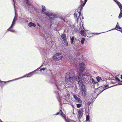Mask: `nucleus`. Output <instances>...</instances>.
<instances>
[{
  "label": "nucleus",
  "mask_w": 122,
  "mask_h": 122,
  "mask_svg": "<svg viewBox=\"0 0 122 122\" xmlns=\"http://www.w3.org/2000/svg\"><path fill=\"white\" fill-rule=\"evenodd\" d=\"M100 93L97 94L96 92H94L92 94V97L94 99H96Z\"/></svg>",
  "instance_id": "9b49d317"
},
{
  "label": "nucleus",
  "mask_w": 122,
  "mask_h": 122,
  "mask_svg": "<svg viewBox=\"0 0 122 122\" xmlns=\"http://www.w3.org/2000/svg\"><path fill=\"white\" fill-rule=\"evenodd\" d=\"M52 13H51L46 12L43 13V14L49 17H51V15L52 14Z\"/></svg>",
  "instance_id": "ddd939ff"
},
{
  "label": "nucleus",
  "mask_w": 122,
  "mask_h": 122,
  "mask_svg": "<svg viewBox=\"0 0 122 122\" xmlns=\"http://www.w3.org/2000/svg\"><path fill=\"white\" fill-rule=\"evenodd\" d=\"M85 40V39L84 38H82V39L81 40V42L82 44H83L84 43V42Z\"/></svg>",
  "instance_id": "c756f323"
},
{
  "label": "nucleus",
  "mask_w": 122,
  "mask_h": 122,
  "mask_svg": "<svg viewBox=\"0 0 122 122\" xmlns=\"http://www.w3.org/2000/svg\"><path fill=\"white\" fill-rule=\"evenodd\" d=\"M38 25L39 26V27H40V25L39 24H38Z\"/></svg>",
  "instance_id": "603ef678"
},
{
  "label": "nucleus",
  "mask_w": 122,
  "mask_h": 122,
  "mask_svg": "<svg viewBox=\"0 0 122 122\" xmlns=\"http://www.w3.org/2000/svg\"><path fill=\"white\" fill-rule=\"evenodd\" d=\"M14 2V9H15V3H14V0H13Z\"/></svg>",
  "instance_id": "37998d69"
},
{
  "label": "nucleus",
  "mask_w": 122,
  "mask_h": 122,
  "mask_svg": "<svg viewBox=\"0 0 122 122\" xmlns=\"http://www.w3.org/2000/svg\"><path fill=\"white\" fill-rule=\"evenodd\" d=\"M96 79L97 80V81L98 82L101 81L102 80L101 77L99 76H98L97 77H96Z\"/></svg>",
  "instance_id": "4be33fe9"
},
{
  "label": "nucleus",
  "mask_w": 122,
  "mask_h": 122,
  "mask_svg": "<svg viewBox=\"0 0 122 122\" xmlns=\"http://www.w3.org/2000/svg\"><path fill=\"white\" fill-rule=\"evenodd\" d=\"M89 119V116H86V120L87 121H88Z\"/></svg>",
  "instance_id": "72a5a7b5"
},
{
  "label": "nucleus",
  "mask_w": 122,
  "mask_h": 122,
  "mask_svg": "<svg viewBox=\"0 0 122 122\" xmlns=\"http://www.w3.org/2000/svg\"><path fill=\"white\" fill-rule=\"evenodd\" d=\"M24 77H25V76H23L21 77H20L19 78H18L17 79H13V80L9 81H1L0 80V83H1V84H0V86H4V85L5 84V83H7V82H11V81H14L15 80H18V79H20L21 78H23Z\"/></svg>",
  "instance_id": "423d86ee"
},
{
  "label": "nucleus",
  "mask_w": 122,
  "mask_h": 122,
  "mask_svg": "<svg viewBox=\"0 0 122 122\" xmlns=\"http://www.w3.org/2000/svg\"><path fill=\"white\" fill-rule=\"evenodd\" d=\"M121 79H122V75L121 76Z\"/></svg>",
  "instance_id": "5fc2aeb1"
},
{
  "label": "nucleus",
  "mask_w": 122,
  "mask_h": 122,
  "mask_svg": "<svg viewBox=\"0 0 122 122\" xmlns=\"http://www.w3.org/2000/svg\"><path fill=\"white\" fill-rule=\"evenodd\" d=\"M39 69V68H38L37 69L33 71L32 72H31L30 73H29L27 75H28V76H25V77H25L26 76H27L28 77H30L31 76L35 74V72L36 71H37ZM24 78V77H23Z\"/></svg>",
  "instance_id": "1a4fd4ad"
},
{
  "label": "nucleus",
  "mask_w": 122,
  "mask_h": 122,
  "mask_svg": "<svg viewBox=\"0 0 122 122\" xmlns=\"http://www.w3.org/2000/svg\"><path fill=\"white\" fill-rule=\"evenodd\" d=\"M60 113H61L60 111V112H57L55 115H57L59 114Z\"/></svg>",
  "instance_id": "79ce46f5"
},
{
  "label": "nucleus",
  "mask_w": 122,
  "mask_h": 122,
  "mask_svg": "<svg viewBox=\"0 0 122 122\" xmlns=\"http://www.w3.org/2000/svg\"><path fill=\"white\" fill-rule=\"evenodd\" d=\"M61 37L63 40L64 42H66L67 39L66 37V35L65 34H62Z\"/></svg>",
  "instance_id": "9d476101"
},
{
  "label": "nucleus",
  "mask_w": 122,
  "mask_h": 122,
  "mask_svg": "<svg viewBox=\"0 0 122 122\" xmlns=\"http://www.w3.org/2000/svg\"><path fill=\"white\" fill-rule=\"evenodd\" d=\"M14 2V9H15V3H14V0H13Z\"/></svg>",
  "instance_id": "c03bdc74"
},
{
  "label": "nucleus",
  "mask_w": 122,
  "mask_h": 122,
  "mask_svg": "<svg viewBox=\"0 0 122 122\" xmlns=\"http://www.w3.org/2000/svg\"><path fill=\"white\" fill-rule=\"evenodd\" d=\"M61 52H59L58 53H56L54 55L55 56H59L61 55Z\"/></svg>",
  "instance_id": "c85d7f7f"
},
{
  "label": "nucleus",
  "mask_w": 122,
  "mask_h": 122,
  "mask_svg": "<svg viewBox=\"0 0 122 122\" xmlns=\"http://www.w3.org/2000/svg\"><path fill=\"white\" fill-rule=\"evenodd\" d=\"M76 100H77L78 101V102L79 103H82V101L79 98H77Z\"/></svg>",
  "instance_id": "cd10ccee"
},
{
  "label": "nucleus",
  "mask_w": 122,
  "mask_h": 122,
  "mask_svg": "<svg viewBox=\"0 0 122 122\" xmlns=\"http://www.w3.org/2000/svg\"><path fill=\"white\" fill-rule=\"evenodd\" d=\"M60 112L61 113H60V114L61 115L62 117L64 119L66 120V117L65 115L63 113L61 110H60Z\"/></svg>",
  "instance_id": "dca6fc26"
},
{
  "label": "nucleus",
  "mask_w": 122,
  "mask_h": 122,
  "mask_svg": "<svg viewBox=\"0 0 122 122\" xmlns=\"http://www.w3.org/2000/svg\"><path fill=\"white\" fill-rule=\"evenodd\" d=\"M102 32L101 33H102ZM101 33H99V34Z\"/></svg>",
  "instance_id": "bf43d9fd"
},
{
  "label": "nucleus",
  "mask_w": 122,
  "mask_h": 122,
  "mask_svg": "<svg viewBox=\"0 0 122 122\" xmlns=\"http://www.w3.org/2000/svg\"><path fill=\"white\" fill-rule=\"evenodd\" d=\"M122 7H121V8H120V9H122Z\"/></svg>",
  "instance_id": "864d4df0"
},
{
  "label": "nucleus",
  "mask_w": 122,
  "mask_h": 122,
  "mask_svg": "<svg viewBox=\"0 0 122 122\" xmlns=\"http://www.w3.org/2000/svg\"><path fill=\"white\" fill-rule=\"evenodd\" d=\"M81 94H82V95L83 97H84L86 95V92H80Z\"/></svg>",
  "instance_id": "bb28decb"
},
{
  "label": "nucleus",
  "mask_w": 122,
  "mask_h": 122,
  "mask_svg": "<svg viewBox=\"0 0 122 122\" xmlns=\"http://www.w3.org/2000/svg\"><path fill=\"white\" fill-rule=\"evenodd\" d=\"M91 81L92 83L94 84H96L97 83V82H96L92 78V79Z\"/></svg>",
  "instance_id": "a878e982"
},
{
  "label": "nucleus",
  "mask_w": 122,
  "mask_h": 122,
  "mask_svg": "<svg viewBox=\"0 0 122 122\" xmlns=\"http://www.w3.org/2000/svg\"><path fill=\"white\" fill-rule=\"evenodd\" d=\"M51 17H49L50 18V20H53L54 18H55V14L52 13V14L51 15Z\"/></svg>",
  "instance_id": "f3484780"
},
{
  "label": "nucleus",
  "mask_w": 122,
  "mask_h": 122,
  "mask_svg": "<svg viewBox=\"0 0 122 122\" xmlns=\"http://www.w3.org/2000/svg\"><path fill=\"white\" fill-rule=\"evenodd\" d=\"M63 56H55L54 55L53 56L52 58L53 60L55 61H59L61 60Z\"/></svg>",
  "instance_id": "0eeeda50"
},
{
  "label": "nucleus",
  "mask_w": 122,
  "mask_h": 122,
  "mask_svg": "<svg viewBox=\"0 0 122 122\" xmlns=\"http://www.w3.org/2000/svg\"><path fill=\"white\" fill-rule=\"evenodd\" d=\"M110 87L111 86H109L108 85H106L102 89L101 92H102L105 89H107Z\"/></svg>",
  "instance_id": "a211bd4d"
},
{
  "label": "nucleus",
  "mask_w": 122,
  "mask_h": 122,
  "mask_svg": "<svg viewBox=\"0 0 122 122\" xmlns=\"http://www.w3.org/2000/svg\"><path fill=\"white\" fill-rule=\"evenodd\" d=\"M117 4L118 6L120 8H121V7L122 6V4L119 2L117 0H113Z\"/></svg>",
  "instance_id": "4468645a"
},
{
  "label": "nucleus",
  "mask_w": 122,
  "mask_h": 122,
  "mask_svg": "<svg viewBox=\"0 0 122 122\" xmlns=\"http://www.w3.org/2000/svg\"><path fill=\"white\" fill-rule=\"evenodd\" d=\"M81 75L79 74V75H77L75 76L74 72L73 70H71L66 73L65 80L66 84L69 86H73V85H75L76 82L78 83L81 77Z\"/></svg>",
  "instance_id": "f257e3e1"
},
{
  "label": "nucleus",
  "mask_w": 122,
  "mask_h": 122,
  "mask_svg": "<svg viewBox=\"0 0 122 122\" xmlns=\"http://www.w3.org/2000/svg\"><path fill=\"white\" fill-rule=\"evenodd\" d=\"M85 3H83V4H81V5L80 6V7H81H81H83V6H84V5H85Z\"/></svg>",
  "instance_id": "c9c22d12"
},
{
  "label": "nucleus",
  "mask_w": 122,
  "mask_h": 122,
  "mask_svg": "<svg viewBox=\"0 0 122 122\" xmlns=\"http://www.w3.org/2000/svg\"><path fill=\"white\" fill-rule=\"evenodd\" d=\"M26 3H30L29 1V0H26Z\"/></svg>",
  "instance_id": "a18cd8bd"
},
{
  "label": "nucleus",
  "mask_w": 122,
  "mask_h": 122,
  "mask_svg": "<svg viewBox=\"0 0 122 122\" xmlns=\"http://www.w3.org/2000/svg\"><path fill=\"white\" fill-rule=\"evenodd\" d=\"M80 12H79L78 11V13L79 14V16L81 15V12L82 11V8H83V7L81 6V7H80Z\"/></svg>",
  "instance_id": "393cba45"
},
{
  "label": "nucleus",
  "mask_w": 122,
  "mask_h": 122,
  "mask_svg": "<svg viewBox=\"0 0 122 122\" xmlns=\"http://www.w3.org/2000/svg\"><path fill=\"white\" fill-rule=\"evenodd\" d=\"M94 98H93L92 99V103H93V102L94 101Z\"/></svg>",
  "instance_id": "de8ad7c7"
},
{
  "label": "nucleus",
  "mask_w": 122,
  "mask_h": 122,
  "mask_svg": "<svg viewBox=\"0 0 122 122\" xmlns=\"http://www.w3.org/2000/svg\"><path fill=\"white\" fill-rule=\"evenodd\" d=\"M53 80H54V83H55L58 89H59L61 88H61L64 87V84L63 81H58V82H57L56 81L54 80V79Z\"/></svg>",
  "instance_id": "20e7f679"
},
{
  "label": "nucleus",
  "mask_w": 122,
  "mask_h": 122,
  "mask_svg": "<svg viewBox=\"0 0 122 122\" xmlns=\"http://www.w3.org/2000/svg\"><path fill=\"white\" fill-rule=\"evenodd\" d=\"M46 69V68H42L41 69H40L39 70V71H40L41 72L42 71H45V69Z\"/></svg>",
  "instance_id": "473e14b6"
},
{
  "label": "nucleus",
  "mask_w": 122,
  "mask_h": 122,
  "mask_svg": "<svg viewBox=\"0 0 122 122\" xmlns=\"http://www.w3.org/2000/svg\"><path fill=\"white\" fill-rule=\"evenodd\" d=\"M74 98L76 100L77 98H78V97L76 95L74 96Z\"/></svg>",
  "instance_id": "4c0bfd02"
},
{
  "label": "nucleus",
  "mask_w": 122,
  "mask_h": 122,
  "mask_svg": "<svg viewBox=\"0 0 122 122\" xmlns=\"http://www.w3.org/2000/svg\"><path fill=\"white\" fill-rule=\"evenodd\" d=\"M67 96L68 97H69L70 96V94H67Z\"/></svg>",
  "instance_id": "09e8293b"
},
{
  "label": "nucleus",
  "mask_w": 122,
  "mask_h": 122,
  "mask_svg": "<svg viewBox=\"0 0 122 122\" xmlns=\"http://www.w3.org/2000/svg\"><path fill=\"white\" fill-rule=\"evenodd\" d=\"M74 36L72 37H70V39L71 40V44H72L74 42Z\"/></svg>",
  "instance_id": "412c9836"
},
{
  "label": "nucleus",
  "mask_w": 122,
  "mask_h": 122,
  "mask_svg": "<svg viewBox=\"0 0 122 122\" xmlns=\"http://www.w3.org/2000/svg\"><path fill=\"white\" fill-rule=\"evenodd\" d=\"M121 32L122 33V30L121 31Z\"/></svg>",
  "instance_id": "4d7b16f0"
},
{
  "label": "nucleus",
  "mask_w": 122,
  "mask_h": 122,
  "mask_svg": "<svg viewBox=\"0 0 122 122\" xmlns=\"http://www.w3.org/2000/svg\"><path fill=\"white\" fill-rule=\"evenodd\" d=\"M80 33L81 35L84 36H86L87 35L85 31H84L83 30H82L80 31Z\"/></svg>",
  "instance_id": "f8f14e48"
},
{
  "label": "nucleus",
  "mask_w": 122,
  "mask_h": 122,
  "mask_svg": "<svg viewBox=\"0 0 122 122\" xmlns=\"http://www.w3.org/2000/svg\"><path fill=\"white\" fill-rule=\"evenodd\" d=\"M42 8L41 9V12L44 13L45 12V11L46 10V8L44 5H42Z\"/></svg>",
  "instance_id": "aec40b11"
},
{
  "label": "nucleus",
  "mask_w": 122,
  "mask_h": 122,
  "mask_svg": "<svg viewBox=\"0 0 122 122\" xmlns=\"http://www.w3.org/2000/svg\"><path fill=\"white\" fill-rule=\"evenodd\" d=\"M59 93H58V96L59 97H61V98H62V97H65V95H63V94H61V92H58ZM59 98L60 99V98Z\"/></svg>",
  "instance_id": "6ab92c4d"
},
{
  "label": "nucleus",
  "mask_w": 122,
  "mask_h": 122,
  "mask_svg": "<svg viewBox=\"0 0 122 122\" xmlns=\"http://www.w3.org/2000/svg\"><path fill=\"white\" fill-rule=\"evenodd\" d=\"M85 3H83V4H81V5L80 6V7H81H81H83V6H84V5H85Z\"/></svg>",
  "instance_id": "f704fd0d"
},
{
  "label": "nucleus",
  "mask_w": 122,
  "mask_h": 122,
  "mask_svg": "<svg viewBox=\"0 0 122 122\" xmlns=\"http://www.w3.org/2000/svg\"><path fill=\"white\" fill-rule=\"evenodd\" d=\"M64 43H66V46H67L68 45V43L67 42V41H66V42H64Z\"/></svg>",
  "instance_id": "49530a36"
},
{
  "label": "nucleus",
  "mask_w": 122,
  "mask_h": 122,
  "mask_svg": "<svg viewBox=\"0 0 122 122\" xmlns=\"http://www.w3.org/2000/svg\"><path fill=\"white\" fill-rule=\"evenodd\" d=\"M81 111L79 110L78 112V113L79 115H80L81 114Z\"/></svg>",
  "instance_id": "ea45409f"
},
{
  "label": "nucleus",
  "mask_w": 122,
  "mask_h": 122,
  "mask_svg": "<svg viewBox=\"0 0 122 122\" xmlns=\"http://www.w3.org/2000/svg\"><path fill=\"white\" fill-rule=\"evenodd\" d=\"M74 27V25H73L71 27L72 28H73V27Z\"/></svg>",
  "instance_id": "3c124183"
},
{
  "label": "nucleus",
  "mask_w": 122,
  "mask_h": 122,
  "mask_svg": "<svg viewBox=\"0 0 122 122\" xmlns=\"http://www.w3.org/2000/svg\"><path fill=\"white\" fill-rule=\"evenodd\" d=\"M91 103V102H89L87 103V104L88 106H90Z\"/></svg>",
  "instance_id": "a19ab883"
},
{
  "label": "nucleus",
  "mask_w": 122,
  "mask_h": 122,
  "mask_svg": "<svg viewBox=\"0 0 122 122\" xmlns=\"http://www.w3.org/2000/svg\"><path fill=\"white\" fill-rule=\"evenodd\" d=\"M59 18L61 19V20H62L63 21H64L65 22V19L64 18H63L62 17H60Z\"/></svg>",
  "instance_id": "e433bc0d"
},
{
  "label": "nucleus",
  "mask_w": 122,
  "mask_h": 122,
  "mask_svg": "<svg viewBox=\"0 0 122 122\" xmlns=\"http://www.w3.org/2000/svg\"><path fill=\"white\" fill-rule=\"evenodd\" d=\"M28 26L30 27L33 26L35 27L36 26V25L35 24L32 22H30L28 24Z\"/></svg>",
  "instance_id": "2eb2a0df"
},
{
  "label": "nucleus",
  "mask_w": 122,
  "mask_h": 122,
  "mask_svg": "<svg viewBox=\"0 0 122 122\" xmlns=\"http://www.w3.org/2000/svg\"><path fill=\"white\" fill-rule=\"evenodd\" d=\"M116 28H117L119 29H121V28L119 26L118 23H117V24L116 25Z\"/></svg>",
  "instance_id": "7c9ffc66"
},
{
  "label": "nucleus",
  "mask_w": 122,
  "mask_h": 122,
  "mask_svg": "<svg viewBox=\"0 0 122 122\" xmlns=\"http://www.w3.org/2000/svg\"><path fill=\"white\" fill-rule=\"evenodd\" d=\"M85 79H82L81 77L79 81H78V83L79 84L80 86V90L82 92H86V90L85 86L84 85L82 84V80H84Z\"/></svg>",
  "instance_id": "7ed1b4c3"
},
{
  "label": "nucleus",
  "mask_w": 122,
  "mask_h": 122,
  "mask_svg": "<svg viewBox=\"0 0 122 122\" xmlns=\"http://www.w3.org/2000/svg\"><path fill=\"white\" fill-rule=\"evenodd\" d=\"M87 0H85V1H84V3H86Z\"/></svg>",
  "instance_id": "8fccbe9b"
},
{
  "label": "nucleus",
  "mask_w": 122,
  "mask_h": 122,
  "mask_svg": "<svg viewBox=\"0 0 122 122\" xmlns=\"http://www.w3.org/2000/svg\"><path fill=\"white\" fill-rule=\"evenodd\" d=\"M79 70L78 71L77 75H79V74L81 75L80 76L82 79H86L88 76L89 73L87 71L85 70V64L83 63H80Z\"/></svg>",
  "instance_id": "f03ea898"
},
{
  "label": "nucleus",
  "mask_w": 122,
  "mask_h": 122,
  "mask_svg": "<svg viewBox=\"0 0 122 122\" xmlns=\"http://www.w3.org/2000/svg\"><path fill=\"white\" fill-rule=\"evenodd\" d=\"M115 79L117 80V81H120L118 77H117L116 76L115 77Z\"/></svg>",
  "instance_id": "58836bf2"
},
{
  "label": "nucleus",
  "mask_w": 122,
  "mask_h": 122,
  "mask_svg": "<svg viewBox=\"0 0 122 122\" xmlns=\"http://www.w3.org/2000/svg\"><path fill=\"white\" fill-rule=\"evenodd\" d=\"M27 6L28 7V9L29 11L31 12H32V10L33 8V5L30 3H26Z\"/></svg>",
  "instance_id": "6e6552de"
},
{
  "label": "nucleus",
  "mask_w": 122,
  "mask_h": 122,
  "mask_svg": "<svg viewBox=\"0 0 122 122\" xmlns=\"http://www.w3.org/2000/svg\"><path fill=\"white\" fill-rule=\"evenodd\" d=\"M74 17L75 19L77 18V21H78V20L79 19V16H78V18L77 16V13H76V12L74 13Z\"/></svg>",
  "instance_id": "5701e85b"
},
{
  "label": "nucleus",
  "mask_w": 122,
  "mask_h": 122,
  "mask_svg": "<svg viewBox=\"0 0 122 122\" xmlns=\"http://www.w3.org/2000/svg\"><path fill=\"white\" fill-rule=\"evenodd\" d=\"M77 108H80L81 107V106L82 104H77Z\"/></svg>",
  "instance_id": "2f4dec72"
},
{
  "label": "nucleus",
  "mask_w": 122,
  "mask_h": 122,
  "mask_svg": "<svg viewBox=\"0 0 122 122\" xmlns=\"http://www.w3.org/2000/svg\"><path fill=\"white\" fill-rule=\"evenodd\" d=\"M82 18L83 19H84V17L83 16L82 17Z\"/></svg>",
  "instance_id": "6e6d98bb"
},
{
  "label": "nucleus",
  "mask_w": 122,
  "mask_h": 122,
  "mask_svg": "<svg viewBox=\"0 0 122 122\" xmlns=\"http://www.w3.org/2000/svg\"><path fill=\"white\" fill-rule=\"evenodd\" d=\"M15 22V17H14V18L13 20L12 21V24L10 26V27L7 30H6V32H7L8 31H10V32H15V30L12 29H11L13 28L14 27Z\"/></svg>",
  "instance_id": "39448f33"
},
{
  "label": "nucleus",
  "mask_w": 122,
  "mask_h": 122,
  "mask_svg": "<svg viewBox=\"0 0 122 122\" xmlns=\"http://www.w3.org/2000/svg\"><path fill=\"white\" fill-rule=\"evenodd\" d=\"M80 19L81 20V18H80Z\"/></svg>",
  "instance_id": "13d9d810"
},
{
  "label": "nucleus",
  "mask_w": 122,
  "mask_h": 122,
  "mask_svg": "<svg viewBox=\"0 0 122 122\" xmlns=\"http://www.w3.org/2000/svg\"><path fill=\"white\" fill-rule=\"evenodd\" d=\"M122 9H120V12L119 14V16H118V18L119 19H120L121 18V17H122Z\"/></svg>",
  "instance_id": "b1692460"
}]
</instances>
